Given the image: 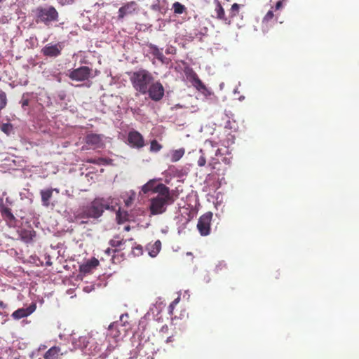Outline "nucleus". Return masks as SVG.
Here are the masks:
<instances>
[{
  "mask_svg": "<svg viewBox=\"0 0 359 359\" xmlns=\"http://www.w3.org/2000/svg\"><path fill=\"white\" fill-rule=\"evenodd\" d=\"M158 195L150 200L149 210L151 215H160L164 213L168 205L172 204L175 201L170 188L164 184H158L156 189Z\"/></svg>",
  "mask_w": 359,
  "mask_h": 359,
  "instance_id": "obj_1",
  "label": "nucleus"
},
{
  "mask_svg": "<svg viewBox=\"0 0 359 359\" xmlns=\"http://www.w3.org/2000/svg\"><path fill=\"white\" fill-rule=\"evenodd\" d=\"M33 18L36 24H43L49 27L59 21V13L50 5L39 6L32 11Z\"/></svg>",
  "mask_w": 359,
  "mask_h": 359,
  "instance_id": "obj_2",
  "label": "nucleus"
},
{
  "mask_svg": "<svg viewBox=\"0 0 359 359\" xmlns=\"http://www.w3.org/2000/svg\"><path fill=\"white\" fill-rule=\"evenodd\" d=\"M130 81L136 91L145 95L147 93L150 84L154 81V78L148 70L140 69L131 74Z\"/></svg>",
  "mask_w": 359,
  "mask_h": 359,
  "instance_id": "obj_3",
  "label": "nucleus"
},
{
  "mask_svg": "<svg viewBox=\"0 0 359 359\" xmlns=\"http://www.w3.org/2000/svg\"><path fill=\"white\" fill-rule=\"evenodd\" d=\"M109 209V205L103 198H95L86 206L79 215L81 218L97 219L102 216L104 210Z\"/></svg>",
  "mask_w": 359,
  "mask_h": 359,
  "instance_id": "obj_4",
  "label": "nucleus"
},
{
  "mask_svg": "<svg viewBox=\"0 0 359 359\" xmlns=\"http://www.w3.org/2000/svg\"><path fill=\"white\" fill-rule=\"evenodd\" d=\"M68 76L73 81H84L92 76V69L87 66H81L72 70Z\"/></svg>",
  "mask_w": 359,
  "mask_h": 359,
  "instance_id": "obj_5",
  "label": "nucleus"
},
{
  "mask_svg": "<svg viewBox=\"0 0 359 359\" xmlns=\"http://www.w3.org/2000/svg\"><path fill=\"white\" fill-rule=\"evenodd\" d=\"M212 215L211 212H208L201 215L198 219L197 229L201 236H205L210 234Z\"/></svg>",
  "mask_w": 359,
  "mask_h": 359,
  "instance_id": "obj_6",
  "label": "nucleus"
},
{
  "mask_svg": "<svg viewBox=\"0 0 359 359\" xmlns=\"http://www.w3.org/2000/svg\"><path fill=\"white\" fill-rule=\"evenodd\" d=\"M149 97L154 101L161 100L164 95V88L161 82H152L147 91Z\"/></svg>",
  "mask_w": 359,
  "mask_h": 359,
  "instance_id": "obj_7",
  "label": "nucleus"
},
{
  "mask_svg": "<svg viewBox=\"0 0 359 359\" xmlns=\"http://www.w3.org/2000/svg\"><path fill=\"white\" fill-rule=\"evenodd\" d=\"M128 141L133 147L140 149L144 146L143 136L136 130L130 131L128 135Z\"/></svg>",
  "mask_w": 359,
  "mask_h": 359,
  "instance_id": "obj_8",
  "label": "nucleus"
},
{
  "mask_svg": "<svg viewBox=\"0 0 359 359\" xmlns=\"http://www.w3.org/2000/svg\"><path fill=\"white\" fill-rule=\"evenodd\" d=\"M137 8V5L135 1H130L125 4L118 9V20L124 18L126 16L133 14Z\"/></svg>",
  "mask_w": 359,
  "mask_h": 359,
  "instance_id": "obj_9",
  "label": "nucleus"
},
{
  "mask_svg": "<svg viewBox=\"0 0 359 359\" xmlns=\"http://www.w3.org/2000/svg\"><path fill=\"white\" fill-rule=\"evenodd\" d=\"M62 46L59 44H48L41 49V53L44 56L55 57L61 54Z\"/></svg>",
  "mask_w": 359,
  "mask_h": 359,
  "instance_id": "obj_10",
  "label": "nucleus"
},
{
  "mask_svg": "<svg viewBox=\"0 0 359 359\" xmlns=\"http://www.w3.org/2000/svg\"><path fill=\"white\" fill-rule=\"evenodd\" d=\"M215 4V13L216 18L222 21L224 25H229V20L225 13V11L219 0H214Z\"/></svg>",
  "mask_w": 359,
  "mask_h": 359,
  "instance_id": "obj_11",
  "label": "nucleus"
},
{
  "mask_svg": "<svg viewBox=\"0 0 359 359\" xmlns=\"http://www.w3.org/2000/svg\"><path fill=\"white\" fill-rule=\"evenodd\" d=\"M86 143L95 148H100L102 146V137L101 135L90 133L86 137Z\"/></svg>",
  "mask_w": 359,
  "mask_h": 359,
  "instance_id": "obj_12",
  "label": "nucleus"
},
{
  "mask_svg": "<svg viewBox=\"0 0 359 359\" xmlns=\"http://www.w3.org/2000/svg\"><path fill=\"white\" fill-rule=\"evenodd\" d=\"M128 241L132 243L133 241V238H130L129 240L119 239V236H114V238L111 239L109 241V243L111 248H114V250H116V252H119L120 250H125V248L123 247V245H125V244Z\"/></svg>",
  "mask_w": 359,
  "mask_h": 359,
  "instance_id": "obj_13",
  "label": "nucleus"
},
{
  "mask_svg": "<svg viewBox=\"0 0 359 359\" xmlns=\"http://www.w3.org/2000/svg\"><path fill=\"white\" fill-rule=\"evenodd\" d=\"M56 191L59 193V190L57 189H48L45 190H41L40 191V194L41 196V203L42 205L45 207H48L50 205V200L53 196V192Z\"/></svg>",
  "mask_w": 359,
  "mask_h": 359,
  "instance_id": "obj_14",
  "label": "nucleus"
},
{
  "mask_svg": "<svg viewBox=\"0 0 359 359\" xmlns=\"http://www.w3.org/2000/svg\"><path fill=\"white\" fill-rule=\"evenodd\" d=\"M189 81L191 82L194 87H195L198 91L207 90L206 86L201 81L196 72H192L189 76Z\"/></svg>",
  "mask_w": 359,
  "mask_h": 359,
  "instance_id": "obj_15",
  "label": "nucleus"
},
{
  "mask_svg": "<svg viewBox=\"0 0 359 359\" xmlns=\"http://www.w3.org/2000/svg\"><path fill=\"white\" fill-rule=\"evenodd\" d=\"M99 265V261L96 258H92L86 264L80 266V271L83 273H89Z\"/></svg>",
  "mask_w": 359,
  "mask_h": 359,
  "instance_id": "obj_16",
  "label": "nucleus"
},
{
  "mask_svg": "<svg viewBox=\"0 0 359 359\" xmlns=\"http://www.w3.org/2000/svg\"><path fill=\"white\" fill-rule=\"evenodd\" d=\"M1 214L4 220L10 225H13L15 223L16 219L12 213L11 208L3 207L1 209Z\"/></svg>",
  "mask_w": 359,
  "mask_h": 359,
  "instance_id": "obj_17",
  "label": "nucleus"
},
{
  "mask_svg": "<svg viewBox=\"0 0 359 359\" xmlns=\"http://www.w3.org/2000/svg\"><path fill=\"white\" fill-rule=\"evenodd\" d=\"M242 6H243L237 3H234L231 5L229 11V15H227V18L229 20V25L232 23L233 18L240 16V10Z\"/></svg>",
  "mask_w": 359,
  "mask_h": 359,
  "instance_id": "obj_18",
  "label": "nucleus"
},
{
  "mask_svg": "<svg viewBox=\"0 0 359 359\" xmlns=\"http://www.w3.org/2000/svg\"><path fill=\"white\" fill-rule=\"evenodd\" d=\"M60 348L54 346L50 348L43 355L44 359H58L60 353Z\"/></svg>",
  "mask_w": 359,
  "mask_h": 359,
  "instance_id": "obj_19",
  "label": "nucleus"
},
{
  "mask_svg": "<svg viewBox=\"0 0 359 359\" xmlns=\"http://www.w3.org/2000/svg\"><path fill=\"white\" fill-rule=\"evenodd\" d=\"M88 341L86 337H79L78 339H73L72 344L74 349H83L87 346Z\"/></svg>",
  "mask_w": 359,
  "mask_h": 359,
  "instance_id": "obj_20",
  "label": "nucleus"
},
{
  "mask_svg": "<svg viewBox=\"0 0 359 359\" xmlns=\"http://www.w3.org/2000/svg\"><path fill=\"white\" fill-rule=\"evenodd\" d=\"M149 47L153 55H154L161 62H165L166 57L156 45L151 43L149 45Z\"/></svg>",
  "mask_w": 359,
  "mask_h": 359,
  "instance_id": "obj_21",
  "label": "nucleus"
},
{
  "mask_svg": "<svg viewBox=\"0 0 359 359\" xmlns=\"http://www.w3.org/2000/svg\"><path fill=\"white\" fill-rule=\"evenodd\" d=\"M21 239L25 243H30L34 237L36 236V233L34 230H22L20 233Z\"/></svg>",
  "mask_w": 359,
  "mask_h": 359,
  "instance_id": "obj_22",
  "label": "nucleus"
},
{
  "mask_svg": "<svg viewBox=\"0 0 359 359\" xmlns=\"http://www.w3.org/2000/svg\"><path fill=\"white\" fill-rule=\"evenodd\" d=\"M156 180H150L147 183L144 184L142 187V191L144 194H147L149 191H152L154 193L156 192V189L158 187V184H156Z\"/></svg>",
  "mask_w": 359,
  "mask_h": 359,
  "instance_id": "obj_23",
  "label": "nucleus"
},
{
  "mask_svg": "<svg viewBox=\"0 0 359 359\" xmlns=\"http://www.w3.org/2000/svg\"><path fill=\"white\" fill-rule=\"evenodd\" d=\"M185 149L184 148H180L176 150L172 151L171 154V161L172 162H177L180 159L182 158V156L184 155Z\"/></svg>",
  "mask_w": 359,
  "mask_h": 359,
  "instance_id": "obj_24",
  "label": "nucleus"
},
{
  "mask_svg": "<svg viewBox=\"0 0 359 359\" xmlns=\"http://www.w3.org/2000/svg\"><path fill=\"white\" fill-rule=\"evenodd\" d=\"M129 215L126 211L118 210L116 213V221L118 224L123 223L128 220Z\"/></svg>",
  "mask_w": 359,
  "mask_h": 359,
  "instance_id": "obj_25",
  "label": "nucleus"
},
{
  "mask_svg": "<svg viewBox=\"0 0 359 359\" xmlns=\"http://www.w3.org/2000/svg\"><path fill=\"white\" fill-rule=\"evenodd\" d=\"M32 312V311H28L27 309H19L13 313L12 316L15 319H20L27 316Z\"/></svg>",
  "mask_w": 359,
  "mask_h": 359,
  "instance_id": "obj_26",
  "label": "nucleus"
},
{
  "mask_svg": "<svg viewBox=\"0 0 359 359\" xmlns=\"http://www.w3.org/2000/svg\"><path fill=\"white\" fill-rule=\"evenodd\" d=\"M174 13L180 15L186 12L187 8L181 3L176 1L172 4V7Z\"/></svg>",
  "mask_w": 359,
  "mask_h": 359,
  "instance_id": "obj_27",
  "label": "nucleus"
},
{
  "mask_svg": "<svg viewBox=\"0 0 359 359\" xmlns=\"http://www.w3.org/2000/svg\"><path fill=\"white\" fill-rule=\"evenodd\" d=\"M7 104L6 93L0 89V111L6 107Z\"/></svg>",
  "mask_w": 359,
  "mask_h": 359,
  "instance_id": "obj_28",
  "label": "nucleus"
},
{
  "mask_svg": "<svg viewBox=\"0 0 359 359\" xmlns=\"http://www.w3.org/2000/svg\"><path fill=\"white\" fill-rule=\"evenodd\" d=\"M161 248V243L160 241H157L153 245V250L149 252V255L151 257H156V255L159 252Z\"/></svg>",
  "mask_w": 359,
  "mask_h": 359,
  "instance_id": "obj_29",
  "label": "nucleus"
},
{
  "mask_svg": "<svg viewBox=\"0 0 359 359\" xmlns=\"http://www.w3.org/2000/svg\"><path fill=\"white\" fill-rule=\"evenodd\" d=\"M1 130L6 133V135H10L11 133V132L13 131V126L12 124L9 123H3L1 126Z\"/></svg>",
  "mask_w": 359,
  "mask_h": 359,
  "instance_id": "obj_30",
  "label": "nucleus"
},
{
  "mask_svg": "<svg viewBox=\"0 0 359 359\" xmlns=\"http://www.w3.org/2000/svg\"><path fill=\"white\" fill-rule=\"evenodd\" d=\"M162 148V145L160 144L157 140H154L151 142V145H150V150L151 151H154V152H157L158 151H160Z\"/></svg>",
  "mask_w": 359,
  "mask_h": 359,
  "instance_id": "obj_31",
  "label": "nucleus"
},
{
  "mask_svg": "<svg viewBox=\"0 0 359 359\" xmlns=\"http://www.w3.org/2000/svg\"><path fill=\"white\" fill-rule=\"evenodd\" d=\"M200 153L201 154L197 161V164L198 166L203 167L206 164V158L202 149L200 150Z\"/></svg>",
  "mask_w": 359,
  "mask_h": 359,
  "instance_id": "obj_32",
  "label": "nucleus"
},
{
  "mask_svg": "<svg viewBox=\"0 0 359 359\" xmlns=\"http://www.w3.org/2000/svg\"><path fill=\"white\" fill-rule=\"evenodd\" d=\"M87 163L100 165L104 164L106 162V160L103 158H89L86 160Z\"/></svg>",
  "mask_w": 359,
  "mask_h": 359,
  "instance_id": "obj_33",
  "label": "nucleus"
},
{
  "mask_svg": "<svg viewBox=\"0 0 359 359\" xmlns=\"http://www.w3.org/2000/svg\"><path fill=\"white\" fill-rule=\"evenodd\" d=\"M274 18V13L273 10L269 11L265 16L263 18L262 22L266 23L271 20Z\"/></svg>",
  "mask_w": 359,
  "mask_h": 359,
  "instance_id": "obj_34",
  "label": "nucleus"
},
{
  "mask_svg": "<svg viewBox=\"0 0 359 359\" xmlns=\"http://www.w3.org/2000/svg\"><path fill=\"white\" fill-rule=\"evenodd\" d=\"M20 103L22 108L29 105V100L27 97H25V94H23Z\"/></svg>",
  "mask_w": 359,
  "mask_h": 359,
  "instance_id": "obj_35",
  "label": "nucleus"
},
{
  "mask_svg": "<svg viewBox=\"0 0 359 359\" xmlns=\"http://www.w3.org/2000/svg\"><path fill=\"white\" fill-rule=\"evenodd\" d=\"M179 302V298L175 299L172 303L170 304L168 309H169V313L170 314H172L175 305Z\"/></svg>",
  "mask_w": 359,
  "mask_h": 359,
  "instance_id": "obj_36",
  "label": "nucleus"
},
{
  "mask_svg": "<svg viewBox=\"0 0 359 359\" xmlns=\"http://www.w3.org/2000/svg\"><path fill=\"white\" fill-rule=\"evenodd\" d=\"M283 6V0H279L278 1H277V3L276 4V6L274 7V10L276 11H278L280 9H281ZM272 9H273V7L271 8Z\"/></svg>",
  "mask_w": 359,
  "mask_h": 359,
  "instance_id": "obj_37",
  "label": "nucleus"
},
{
  "mask_svg": "<svg viewBox=\"0 0 359 359\" xmlns=\"http://www.w3.org/2000/svg\"><path fill=\"white\" fill-rule=\"evenodd\" d=\"M168 330H169L168 326L167 325H164L160 329L159 332L161 334H168Z\"/></svg>",
  "mask_w": 359,
  "mask_h": 359,
  "instance_id": "obj_38",
  "label": "nucleus"
},
{
  "mask_svg": "<svg viewBox=\"0 0 359 359\" xmlns=\"http://www.w3.org/2000/svg\"><path fill=\"white\" fill-rule=\"evenodd\" d=\"M115 252H116V250L111 249L110 248H108L104 250V255L107 257L111 256V253Z\"/></svg>",
  "mask_w": 359,
  "mask_h": 359,
  "instance_id": "obj_39",
  "label": "nucleus"
},
{
  "mask_svg": "<svg viewBox=\"0 0 359 359\" xmlns=\"http://www.w3.org/2000/svg\"><path fill=\"white\" fill-rule=\"evenodd\" d=\"M226 264L224 262H219L217 266H216V270L217 271H222L223 269H226Z\"/></svg>",
  "mask_w": 359,
  "mask_h": 359,
  "instance_id": "obj_40",
  "label": "nucleus"
},
{
  "mask_svg": "<svg viewBox=\"0 0 359 359\" xmlns=\"http://www.w3.org/2000/svg\"><path fill=\"white\" fill-rule=\"evenodd\" d=\"M175 52H176L175 48L172 46L167 48L165 50V53H167V54H175Z\"/></svg>",
  "mask_w": 359,
  "mask_h": 359,
  "instance_id": "obj_41",
  "label": "nucleus"
},
{
  "mask_svg": "<svg viewBox=\"0 0 359 359\" xmlns=\"http://www.w3.org/2000/svg\"><path fill=\"white\" fill-rule=\"evenodd\" d=\"M137 250V251H138V253H137V254H141V253H142V247H141L140 245H139V246L136 247L135 248H133V250ZM133 252L135 253V252H134V251H133Z\"/></svg>",
  "mask_w": 359,
  "mask_h": 359,
  "instance_id": "obj_42",
  "label": "nucleus"
},
{
  "mask_svg": "<svg viewBox=\"0 0 359 359\" xmlns=\"http://www.w3.org/2000/svg\"><path fill=\"white\" fill-rule=\"evenodd\" d=\"M166 343H170L173 341V336H170L166 339Z\"/></svg>",
  "mask_w": 359,
  "mask_h": 359,
  "instance_id": "obj_43",
  "label": "nucleus"
},
{
  "mask_svg": "<svg viewBox=\"0 0 359 359\" xmlns=\"http://www.w3.org/2000/svg\"><path fill=\"white\" fill-rule=\"evenodd\" d=\"M130 230V226L129 225H127L124 227V231H129Z\"/></svg>",
  "mask_w": 359,
  "mask_h": 359,
  "instance_id": "obj_44",
  "label": "nucleus"
},
{
  "mask_svg": "<svg viewBox=\"0 0 359 359\" xmlns=\"http://www.w3.org/2000/svg\"><path fill=\"white\" fill-rule=\"evenodd\" d=\"M0 307H1V308L6 307V304L1 301H0Z\"/></svg>",
  "mask_w": 359,
  "mask_h": 359,
  "instance_id": "obj_45",
  "label": "nucleus"
},
{
  "mask_svg": "<svg viewBox=\"0 0 359 359\" xmlns=\"http://www.w3.org/2000/svg\"><path fill=\"white\" fill-rule=\"evenodd\" d=\"M115 259H116V257L113 255L112 257H111V260H112L113 263H116Z\"/></svg>",
  "mask_w": 359,
  "mask_h": 359,
  "instance_id": "obj_46",
  "label": "nucleus"
},
{
  "mask_svg": "<svg viewBox=\"0 0 359 359\" xmlns=\"http://www.w3.org/2000/svg\"><path fill=\"white\" fill-rule=\"evenodd\" d=\"M208 165L210 166L212 169L215 168V167L211 163H209Z\"/></svg>",
  "mask_w": 359,
  "mask_h": 359,
  "instance_id": "obj_47",
  "label": "nucleus"
},
{
  "mask_svg": "<svg viewBox=\"0 0 359 359\" xmlns=\"http://www.w3.org/2000/svg\"><path fill=\"white\" fill-rule=\"evenodd\" d=\"M81 223V224H86V222H85V221H82Z\"/></svg>",
  "mask_w": 359,
  "mask_h": 359,
  "instance_id": "obj_48",
  "label": "nucleus"
},
{
  "mask_svg": "<svg viewBox=\"0 0 359 359\" xmlns=\"http://www.w3.org/2000/svg\"><path fill=\"white\" fill-rule=\"evenodd\" d=\"M114 325V324H112V325H111L109 326V327H113Z\"/></svg>",
  "mask_w": 359,
  "mask_h": 359,
  "instance_id": "obj_49",
  "label": "nucleus"
}]
</instances>
